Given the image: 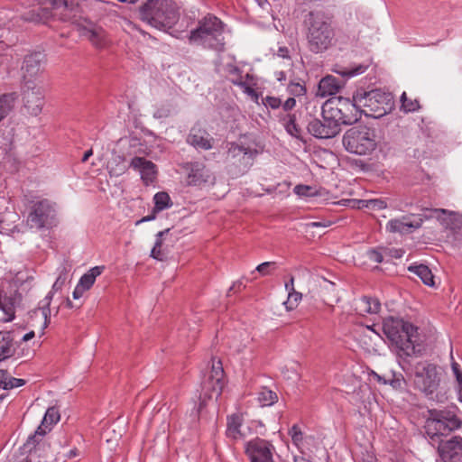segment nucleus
Returning <instances> with one entry per match:
<instances>
[{
  "label": "nucleus",
  "mask_w": 462,
  "mask_h": 462,
  "mask_svg": "<svg viewBox=\"0 0 462 462\" xmlns=\"http://www.w3.org/2000/svg\"><path fill=\"white\" fill-rule=\"evenodd\" d=\"M451 368L457 380L458 400L462 402V370L460 369L459 365L455 361L451 363Z\"/></svg>",
  "instance_id": "41"
},
{
  "label": "nucleus",
  "mask_w": 462,
  "mask_h": 462,
  "mask_svg": "<svg viewBox=\"0 0 462 462\" xmlns=\"http://www.w3.org/2000/svg\"><path fill=\"white\" fill-rule=\"evenodd\" d=\"M225 385V372L220 359L213 357L208 369L203 374L200 387V403L199 410L206 405L208 400L217 399Z\"/></svg>",
  "instance_id": "8"
},
{
  "label": "nucleus",
  "mask_w": 462,
  "mask_h": 462,
  "mask_svg": "<svg viewBox=\"0 0 462 462\" xmlns=\"http://www.w3.org/2000/svg\"><path fill=\"white\" fill-rule=\"evenodd\" d=\"M23 100L25 106L32 115L37 116L43 106V88L42 85H35L33 88H24L23 85Z\"/></svg>",
  "instance_id": "20"
},
{
  "label": "nucleus",
  "mask_w": 462,
  "mask_h": 462,
  "mask_svg": "<svg viewBox=\"0 0 462 462\" xmlns=\"http://www.w3.org/2000/svg\"><path fill=\"white\" fill-rule=\"evenodd\" d=\"M87 290H85L83 287L79 286V284H77L76 288L74 289V291L72 293L73 295V298L75 300H78L79 298L82 297V295L84 294V292L86 291Z\"/></svg>",
  "instance_id": "56"
},
{
  "label": "nucleus",
  "mask_w": 462,
  "mask_h": 462,
  "mask_svg": "<svg viewBox=\"0 0 462 462\" xmlns=\"http://www.w3.org/2000/svg\"><path fill=\"white\" fill-rule=\"evenodd\" d=\"M15 342L11 332L0 331V362L14 356Z\"/></svg>",
  "instance_id": "26"
},
{
  "label": "nucleus",
  "mask_w": 462,
  "mask_h": 462,
  "mask_svg": "<svg viewBox=\"0 0 462 462\" xmlns=\"http://www.w3.org/2000/svg\"><path fill=\"white\" fill-rule=\"evenodd\" d=\"M117 159H118V163L116 165V167H113L112 165L108 166L109 173L111 175L120 176V175L124 174L127 170V167L125 164V158L118 156Z\"/></svg>",
  "instance_id": "46"
},
{
  "label": "nucleus",
  "mask_w": 462,
  "mask_h": 462,
  "mask_svg": "<svg viewBox=\"0 0 462 462\" xmlns=\"http://www.w3.org/2000/svg\"><path fill=\"white\" fill-rule=\"evenodd\" d=\"M78 455H79L78 449L77 448H73V449L69 450V452L67 455V457L68 458H73V457H77Z\"/></svg>",
  "instance_id": "64"
},
{
  "label": "nucleus",
  "mask_w": 462,
  "mask_h": 462,
  "mask_svg": "<svg viewBox=\"0 0 462 462\" xmlns=\"http://www.w3.org/2000/svg\"><path fill=\"white\" fill-rule=\"evenodd\" d=\"M228 73L230 75L236 76V75H239L241 73V71L237 67L230 65V66H228Z\"/></svg>",
  "instance_id": "60"
},
{
  "label": "nucleus",
  "mask_w": 462,
  "mask_h": 462,
  "mask_svg": "<svg viewBox=\"0 0 462 462\" xmlns=\"http://www.w3.org/2000/svg\"><path fill=\"white\" fill-rule=\"evenodd\" d=\"M129 166L140 172L141 179L145 185H149L156 179V165L152 161L135 156L131 160Z\"/></svg>",
  "instance_id": "22"
},
{
  "label": "nucleus",
  "mask_w": 462,
  "mask_h": 462,
  "mask_svg": "<svg viewBox=\"0 0 462 462\" xmlns=\"http://www.w3.org/2000/svg\"><path fill=\"white\" fill-rule=\"evenodd\" d=\"M414 375L416 386L426 395H431L439 386L440 374L438 366L432 363H417L414 366Z\"/></svg>",
  "instance_id": "11"
},
{
  "label": "nucleus",
  "mask_w": 462,
  "mask_h": 462,
  "mask_svg": "<svg viewBox=\"0 0 462 462\" xmlns=\"http://www.w3.org/2000/svg\"><path fill=\"white\" fill-rule=\"evenodd\" d=\"M60 415L59 410L52 406L47 409L44 417L42 420L41 425L37 428L33 436H31L26 445L36 444L34 447L39 446V437H43L48 431L51 430L52 425L56 424L60 420Z\"/></svg>",
  "instance_id": "19"
},
{
  "label": "nucleus",
  "mask_w": 462,
  "mask_h": 462,
  "mask_svg": "<svg viewBox=\"0 0 462 462\" xmlns=\"http://www.w3.org/2000/svg\"><path fill=\"white\" fill-rule=\"evenodd\" d=\"M52 14L62 22H73L78 9V0H50Z\"/></svg>",
  "instance_id": "18"
},
{
  "label": "nucleus",
  "mask_w": 462,
  "mask_h": 462,
  "mask_svg": "<svg viewBox=\"0 0 462 462\" xmlns=\"http://www.w3.org/2000/svg\"><path fill=\"white\" fill-rule=\"evenodd\" d=\"M224 30L225 23L216 15L208 14L199 20L196 28L189 32L188 39L190 44L223 51L226 44Z\"/></svg>",
  "instance_id": "3"
},
{
  "label": "nucleus",
  "mask_w": 462,
  "mask_h": 462,
  "mask_svg": "<svg viewBox=\"0 0 462 462\" xmlns=\"http://www.w3.org/2000/svg\"><path fill=\"white\" fill-rule=\"evenodd\" d=\"M140 19L162 31L171 29L179 21V7L172 0H147L139 8Z\"/></svg>",
  "instance_id": "4"
},
{
  "label": "nucleus",
  "mask_w": 462,
  "mask_h": 462,
  "mask_svg": "<svg viewBox=\"0 0 462 462\" xmlns=\"http://www.w3.org/2000/svg\"><path fill=\"white\" fill-rule=\"evenodd\" d=\"M18 302L16 291L10 282H0V322H9L14 319L15 305Z\"/></svg>",
  "instance_id": "14"
},
{
  "label": "nucleus",
  "mask_w": 462,
  "mask_h": 462,
  "mask_svg": "<svg viewBox=\"0 0 462 462\" xmlns=\"http://www.w3.org/2000/svg\"><path fill=\"white\" fill-rule=\"evenodd\" d=\"M323 122L319 119L310 121L308 125V131L310 134L317 138H331L340 132L337 124L327 118H323Z\"/></svg>",
  "instance_id": "17"
},
{
  "label": "nucleus",
  "mask_w": 462,
  "mask_h": 462,
  "mask_svg": "<svg viewBox=\"0 0 462 462\" xmlns=\"http://www.w3.org/2000/svg\"><path fill=\"white\" fill-rule=\"evenodd\" d=\"M257 154L256 149L232 142L227 143L226 162L237 173H245L253 165Z\"/></svg>",
  "instance_id": "10"
},
{
  "label": "nucleus",
  "mask_w": 462,
  "mask_h": 462,
  "mask_svg": "<svg viewBox=\"0 0 462 462\" xmlns=\"http://www.w3.org/2000/svg\"><path fill=\"white\" fill-rule=\"evenodd\" d=\"M284 127L287 133L291 136L299 138L301 134V129L296 124V116L294 114L287 115V120L284 124Z\"/></svg>",
  "instance_id": "38"
},
{
  "label": "nucleus",
  "mask_w": 462,
  "mask_h": 462,
  "mask_svg": "<svg viewBox=\"0 0 462 462\" xmlns=\"http://www.w3.org/2000/svg\"><path fill=\"white\" fill-rule=\"evenodd\" d=\"M331 225V222L328 220L322 221H312L306 224L307 227L314 228V227H328Z\"/></svg>",
  "instance_id": "52"
},
{
  "label": "nucleus",
  "mask_w": 462,
  "mask_h": 462,
  "mask_svg": "<svg viewBox=\"0 0 462 462\" xmlns=\"http://www.w3.org/2000/svg\"><path fill=\"white\" fill-rule=\"evenodd\" d=\"M51 296H47L46 297V303L44 306H42L41 309H40V311H41V315L42 316L43 318V325H42V329L46 328L50 323V308H49V305H50V300H51Z\"/></svg>",
  "instance_id": "48"
},
{
  "label": "nucleus",
  "mask_w": 462,
  "mask_h": 462,
  "mask_svg": "<svg viewBox=\"0 0 462 462\" xmlns=\"http://www.w3.org/2000/svg\"><path fill=\"white\" fill-rule=\"evenodd\" d=\"M47 59L42 51H34L27 54L23 62V85L24 88H33L35 85H41V76L44 71Z\"/></svg>",
  "instance_id": "12"
},
{
  "label": "nucleus",
  "mask_w": 462,
  "mask_h": 462,
  "mask_svg": "<svg viewBox=\"0 0 462 462\" xmlns=\"http://www.w3.org/2000/svg\"><path fill=\"white\" fill-rule=\"evenodd\" d=\"M243 424V417L241 414H232L227 417L226 423V436L233 439H239L245 437V434L241 431Z\"/></svg>",
  "instance_id": "29"
},
{
  "label": "nucleus",
  "mask_w": 462,
  "mask_h": 462,
  "mask_svg": "<svg viewBox=\"0 0 462 462\" xmlns=\"http://www.w3.org/2000/svg\"><path fill=\"white\" fill-rule=\"evenodd\" d=\"M170 232V228H166L162 231H160L156 235V240L153 247H162V236Z\"/></svg>",
  "instance_id": "53"
},
{
  "label": "nucleus",
  "mask_w": 462,
  "mask_h": 462,
  "mask_svg": "<svg viewBox=\"0 0 462 462\" xmlns=\"http://www.w3.org/2000/svg\"><path fill=\"white\" fill-rule=\"evenodd\" d=\"M151 256L156 260L162 261L166 257L162 247H152Z\"/></svg>",
  "instance_id": "51"
},
{
  "label": "nucleus",
  "mask_w": 462,
  "mask_h": 462,
  "mask_svg": "<svg viewBox=\"0 0 462 462\" xmlns=\"http://www.w3.org/2000/svg\"><path fill=\"white\" fill-rule=\"evenodd\" d=\"M209 179V171L203 164L195 163L188 175V183L189 185L200 186L208 182Z\"/></svg>",
  "instance_id": "27"
},
{
  "label": "nucleus",
  "mask_w": 462,
  "mask_h": 462,
  "mask_svg": "<svg viewBox=\"0 0 462 462\" xmlns=\"http://www.w3.org/2000/svg\"><path fill=\"white\" fill-rule=\"evenodd\" d=\"M257 400L261 406H271L278 400L276 393L263 387L258 393Z\"/></svg>",
  "instance_id": "37"
},
{
  "label": "nucleus",
  "mask_w": 462,
  "mask_h": 462,
  "mask_svg": "<svg viewBox=\"0 0 462 462\" xmlns=\"http://www.w3.org/2000/svg\"><path fill=\"white\" fill-rule=\"evenodd\" d=\"M359 208L372 209H383L387 207L386 203L381 199H363L359 201Z\"/></svg>",
  "instance_id": "43"
},
{
  "label": "nucleus",
  "mask_w": 462,
  "mask_h": 462,
  "mask_svg": "<svg viewBox=\"0 0 462 462\" xmlns=\"http://www.w3.org/2000/svg\"><path fill=\"white\" fill-rule=\"evenodd\" d=\"M285 289L288 292L295 291L294 289V277L291 276L290 281L285 283Z\"/></svg>",
  "instance_id": "58"
},
{
  "label": "nucleus",
  "mask_w": 462,
  "mask_h": 462,
  "mask_svg": "<svg viewBox=\"0 0 462 462\" xmlns=\"http://www.w3.org/2000/svg\"><path fill=\"white\" fill-rule=\"evenodd\" d=\"M83 34L97 48H104L107 44L106 34L101 27L87 28Z\"/></svg>",
  "instance_id": "30"
},
{
  "label": "nucleus",
  "mask_w": 462,
  "mask_h": 462,
  "mask_svg": "<svg viewBox=\"0 0 462 462\" xmlns=\"http://www.w3.org/2000/svg\"><path fill=\"white\" fill-rule=\"evenodd\" d=\"M289 434L291 437L293 443L299 444L302 441V432L298 425L294 424L289 430Z\"/></svg>",
  "instance_id": "50"
},
{
  "label": "nucleus",
  "mask_w": 462,
  "mask_h": 462,
  "mask_svg": "<svg viewBox=\"0 0 462 462\" xmlns=\"http://www.w3.org/2000/svg\"><path fill=\"white\" fill-rule=\"evenodd\" d=\"M172 110L173 106L171 103L162 104L155 109L153 117L157 119L166 118L171 115Z\"/></svg>",
  "instance_id": "42"
},
{
  "label": "nucleus",
  "mask_w": 462,
  "mask_h": 462,
  "mask_svg": "<svg viewBox=\"0 0 462 462\" xmlns=\"http://www.w3.org/2000/svg\"><path fill=\"white\" fill-rule=\"evenodd\" d=\"M354 101L359 109L360 116L380 118L391 112L393 107V97L390 93L375 88L367 90L358 88L354 92Z\"/></svg>",
  "instance_id": "5"
},
{
  "label": "nucleus",
  "mask_w": 462,
  "mask_h": 462,
  "mask_svg": "<svg viewBox=\"0 0 462 462\" xmlns=\"http://www.w3.org/2000/svg\"><path fill=\"white\" fill-rule=\"evenodd\" d=\"M273 444L265 439L255 438L247 442L245 452L251 462H274L273 458Z\"/></svg>",
  "instance_id": "15"
},
{
  "label": "nucleus",
  "mask_w": 462,
  "mask_h": 462,
  "mask_svg": "<svg viewBox=\"0 0 462 462\" xmlns=\"http://www.w3.org/2000/svg\"><path fill=\"white\" fill-rule=\"evenodd\" d=\"M369 254H370V259L373 260L374 262L375 263H382L383 260V257L382 255V254L376 250H371L369 252Z\"/></svg>",
  "instance_id": "55"
},
{
  "label": "nucleus",
  "mask_w": 462,
  "mask_h": 462,
  "mask_svg": "<svg viewBox=\"0 0 462 462\" xmlns=\"http://www.w3.org/2000/svg\"><path fill=\"white\" fill-rule=\"evenodd\" d=\"M16 98L17 96L15 93H8L0 96V122L13 110Z\"/></svg>",
  "instance_id": "33"
},
{
  "label": "nucleus",
  "mask_w": 462,
  "mask_h": 462,
  "mask_svg": "<svg viewBox=\"0 0 462 462\" xmlns=\"http://www.w3.org/2000/svg\"><path fill=\"white\" fill-rule=\"evenodd\" d=\"M343 143L351 153L370 154L377 146L375 130L366 125L352 127L346 132Z\"/></svg>",
  "instance_id": "7"
},
{
  "label": "nucleus",
  "mask_w": 462,
  "mask_h": 462,
  "mask_svg": "<svg viewBox=\"0 0 462 462\" xmlns=\"http://www.w3.org/2000/svg\"><path fill=\"white\" fill-rule=\"evenodd\" d=\"M153 201H154V207L152 208V214L142 217L140 220L136 221L135 225H139L141 223L148 222V221H152V220L155 219L156 215L159 212L172 206V202L171 200L170 196L168 195V193L163 192V191L156 193L153 197Z\"/></svg>",
  "instance_id": "25"
},
{
  "label": "nucleus",
  "mask_w": 462,
  "mask_h": 462,
  "mask_svg": "<svg viewBox=\"0 0 462 462\" xmlns=\"http://www.w3.org/2000/svg\"><path fill=\"white\" fill-rule=\"evenodd\" d=\"M383 331L386 337L396 346L400 357L417 356L420 349H417L419 334L418 328L401 319L387 317L383 321Z\"/></svg>",
  "instance_id": "2"
},
{
  "label": "nucleus",
  "mask_w": 462,
  "mask_h": 462,
  "mask_svg": "<svg viewBox=\"0 0 462 462\" xmlns=\"http://www.w3.org/2000/svg\"><path fill=\"white\" fill-rule=\"evenodd\" d=\"M367 68L368 66L365 64L353 65L349 68L337 66L333 69V71L338 75H341L344 78L348 79L354 76L363 74L367 69Z\"/></svg>",
  "instance_id": "36"
},
{
  "label": "nucleus",
  "mask_w": 462,
  "mask_h": 462,
  "mask_svg": "<svg viewBox=\"0 0 462 462\" xmlns=\"http://www.w3.org/2000/svg\"><path fill=\"white\" fill-rule=\"evenodd\" d=\"M25 384L23 379L11 376L7 370L0 369V387L10 390Z\"/></svg>",
  "instance_id": "34"
},
{
  "label": "nucleus",
  "mask_w": 462,
  "mask_h": 462,
  "mask_svg": "<svg viewBox=\"0 0 462 462\" xmlns=\"http://www.w3.org/2000/svg\"><path fill=\"white\" fill-rule=\"evenodd\" d=\"M301 293L296 291L288 292L287 300L284 302L287 310H294L301 300Z\"/></svg>",
  "instance_id": "40"
},
{
  "label": "nucleus",
  "mask_w": 462,
  "mask_h": 462,
  "mask_svg": "<svg viewBox=\"0 0 462 462\" xmlns=\"http://www.w3.org/2000/svg\"><path fill=\"white\" fill-rule=\"evenodd\" d=\"M363 462H377V459L375 457L367 454L365 457L363 458Z\"/></svg>",
  "instance_id": "62"
},
{
  "label": "nucleus",
  "mask_w": 462,
  "mask_h": 462,
  "mask_svg": "<svg viewBox=\"0 0 462 462\" xmlns=\"http://www.w3.org/2000/svg\"><path fill=\"white\" fill-rule=\"evenodd\" d=\"M380 302L376 299L363 297L357 302L356 310L361 314H375L380 310Z\"/></svg>",
  "instance_id": "32"
},
{
  "label": "nucleus",
  "mask_w": 462,
  "mask_h": 462,
  "mask_svg": "<svg viewBox=\"0 0 462 462\" xmlns=\"http://www.w3.org/2000/svg\"><path fill=\"white\" fill-rule=\"evenodd\" d=\"M103 269V266L91 268L87 273L81 276L78 284L87 291L89 290L94 284L96 278L102 273Z\"/></svg>",
  "instance_id": "35"
},
{
  "label": "nucleus",
  "mask_w": 462,
  "mask_h": 462,
  "mask_svg": "<svg viewBox=\"0 0 462 462\" xmlns=\"http://www.w3.org/2000/svg\"><path fill=\"white\" fill-rule=\"evenodd\" d=\"M92 154H93V150L92 149L88 150L87 152H85V153L81 159V162H86L89 159V157L92 156Z\"/></svg>",
  "instance_id": "61"
},
{
  "label": "nucleus",
  "mask_w": 462,
  "mask_h": 462,
  "mask_svg": "<svg viewBox=\"0 0 462 462\" xmlns=\"http://www.w3.org/2000/svg\"><path fill=\"white\" fill-rule=\"evenodd\" d=\"M21 19L34 24H49L51 21L56 18L50 9L46 7H37L24 12L21 15Z\"/></svg>",
  "instance_id": "23"
},
{
  "label": "nucleus",
  "mask_w": 462,
  "mask_h": 462,
  "mask_svg": "<svg viewBox=\"0 0 462 462\" xmlns=\"http://www.w3.org/2000/svg\"><path fill=\"white\" fill-rule=\"evenodd\" d=\"M422 220L417 222H407L401 219H392L386 225V230L391 233H410L420 226Z\"/></svg>",
  "instance_id": "28"
},
{
  "label": "nucleus",
  "mask_w": 462,
  "mask_h": 462,
  "mask_svg": "<svg viewBox=\"0 0 462 462\" xmlns=\"http://www.w3.org/2000/svg\"><path fill=\"white\" fill-rule=\"evenodd\" d=\"M186 141L189 144L196 149L210 150L213 147L214 139L210 136L208 131L199 125H194L189 130Z\"/></svg>",
  "instance_id": "21"
},
{
  "label": "nucleus",
  "mask_w": 462,
  "mask_h": 462,
  "mask_svg": "<svg viewBox=\"0 0 462 462\" xmlns=\"http://www.w3.org/2000/svg\"><path fill=\"white\" fill-rule=\"evenodd\" d=\"M402 108L404 112H415L420 109V103L417 99L408 98L405 92L401 97Z\"/></svg>",
  "instance_id": "39"
},
{
  "label": "nucleus",
  "mask_w": 462,
  "mask_h": 462,
  "mask_svg": "<svg viewBox=\"0 0 462 462\" xmlns=\"http://www.w3.org/2000/svg\"><path fill=\"white\" fill-rule=\"evenodd\" d=\"M34 336H35L34 331H30V332L26 333V334L23 337V341H25V342H26V341H28V340H30V339L33 338V337H34Z\"/></svg>",
  "instance_id": "63"
},
{
  "label": "nucleus",
  "mask_w": 462,
  "mask_h": 462,
  "mask_svg": "<svg viewBox=\"0 0 462 462\" xmlns=\"http://www.w3.org/2000/svg\"><path fill=\"white\" fill-rule=\"evenodd\" d=\"M322 116L333 120L338 127L341 125H352L361 118L354 95L352 99L343 97L328 99L322 106Z\"/></svg>",
  "instance_id": "6"
},
{
  "label": "nucleus",
  "mask_w": 462,
  "mask_h": 462,
  "mask_svg": "<svg viewBox=\"0 0 462 462\" xmlns=\"http://www.w3.org/2000/svg\"><path fill=\"white\" fill-rule=\"evenodd\" d=\"M296 106V100L294 97H289L283 104L282 108L284 111H291Z\"/></svg>",
  "instance_id": "54"
},
{
  "label": "nucleus",
  "mask_w": 462,
  "mask_h": 462,
  "mask_svg": "<svg viewBox=\"0 0 462 462\" xmlns=\"http://www.w3.org/2000/svg\"><path fill=\"white\" fill-rule=\"evenodd\" d=\"M288 92L293 97H303L305 96L307 89L304 85L299 82H291L288 86Z\"/></svg>",
  "instance_id": "45"
},
{
  "label": "nucleus",
  "mask_w": 462,
  "mask_h": 462,
  "mask_svg": "<svg viewBox=\"0 0 462 462\" xmlns=\"http://www.w3.org/2000/svg\"><path fill=\"white\" fill-rule=\"evenodd\" d=\"M430 414L425 421L424 429L431 440H436L441 436H447L462 425L461 420L455 415H446L444 412L435 410L430 411Z\"/></svg>",
  "instance_id": "9"
},
{
  "label": "nucleus",
  "mask_w": 462,
  "mask_h": 462,
  "mask_svg": "<svg viewBox=\"0 0 462 462\" xmlns=\"http://www.w3.org/2000/svg\"><path fill=\"white\" fill-rule=\"evenodd\" d=\"M294 192L300 197H310L317 193L311 186L302 184L295 186Z\"/></svg>",
  "instance_id": "47"
},
{
  "label": "nucleus",
  "mask_w": 462,
  "mask_h": 462,
  "mask_svg": "<svg viewBox=\"0 0 462 462\" xmlns=\"http://www.w3.org/2000/svg\"><path fill=\"white\" fill-rule=\"evenodd\" d=\"M303 26L306 29L307 47L310 52L322 53L328 50L336 36L332 17L320 10L305 14Z\"/></svg>",
  "instance_id": "1"
},
{
  "label": "nucleus",
  "mask_w": 462,
  "mask_h": 462,
  "mask_svg": "<svg viewBox=\"0 0 462 462\" xmlns=\"http://www.w3.org/2000/svg\"><path fill=\"white\" fill-rule=\"evenodd\" d=\"M231 82L240 87H245V83L242 81V77L240 74L236 75L235 78L231 79Z\"/></svg>",
  "instance_id": "57"
},
{
  "label": "nucleus",
  "mask_w": 462,
  "mask_h": 462,
  "mask_svg": "<svg viewBox=\"0 0 462 462\" xmlns=\"http://www.w3.org/2000/svg\"><path fill=\"white\" fill-rule=\"evenodd\" d=\"M263 104L266 107H270L272 109H277L282 106V100L276 97L267 96L263 98Z\"/></svg>",
  "instance_id": "49"
},
{
  "label": "nucleus",
  "mask_w": 462,
  "mask_h": 462,
  "mask_svg": "<svg viewBox=\"0 0 462 462\" xmlns=\"http://www.w3.org/2000/svg\"><path fill=\"white\" fill-rule=\"evenodd\" d=\"M344 86V80L327 75L319 80L317 95L322 97L336 95Z\"/></svg>",
  "instance_id": "24"
},
{
  "label": "nucleus",
  "mask_w": 462,
  "mask_h": 462,
  "mask_svg": "<svg viewBox=\"0 0 462 462\" xmlns=\"http://www.w3.org/2000/svg\"><path fill=\"white\" fill-rule=\"evenodd\" d=\"M277 54L279 57H282V58H289L290 57L289 51L286 47L279 48Z\"/></svg>",
  "instance_id": "59"
},
{
  "label": "nucleus",
  "mask_w": 462,
  "mask_h": 462,
  "mask_svg": "<svg viewBox=\"0 0 462 462\" xmlns=\"http://www.w3.org/2000/svg\"><path fill=\"white\" fill-rule=\"evenodd\" d=\"M56 211L48 199L35 202L28 214L27 225L31 228H50L55 224Z\"/></svg>",
  "instance_id": "13"
},
{
  "label": "nucleus",
  "mask_w": 462,
  "mask_h": 462,
  "mask_svg": "<svg viewBox=\"0 0 462 462\" xmlns=\"http://www.w3.org/2000/svg\"><path fill=\"white\" fill-rule=\"evenodd\" d=\"M408 271L416 274L422 282L428 286H434V275L431 270L425 264H413L408 267Z\"/></svg>",
  "instance_id": "31"
},
{
  "label": "nucleus",
  "mask_w": 462,
  "mask_h": 462,
  "mask_svg": "<svg viewBox=\"0 0 462 462\" xmlns=\"http://www.w3.org/2000/svg\"><path fill=\"white\" fill-rule=\"evenodd\" d=\"M277 264L275 262H264L261 264H259L256 267V271L262 275V276H267L271 275L273 272L276 269Z\"/></svg>",
  "instance_id": "44"
},
{
  "label": "nucleus",
  "mask_w": 462,
  "mask_h": 462,
  "mask_svg": "<svg viewBox=\"0 0 462 462\" xmlns=\"http://www.w3.org/2000/svg\"><path fill=\"white\" fill-rule=\"evenodd\" d=\"M438 453L443 462H460L462 460V437L453 436L448 439H441L438 446Z\"/></svg>",
  "instance_id": "16"
}]
</instances>
